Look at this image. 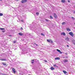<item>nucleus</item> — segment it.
<instances>
[{
	"mask_svg": "<svg viewBox=\"0 0 75 75\" xmlns=\"http://www.w3.org/2000/svg\"><path fill=\"white\" fill-rule=\"evenodd\" d=\"M69 35H71V36H72V37L74 36V34H73V33L72 32H70L69 33Z\"/></svg>",
	"mask_w": 75,
	"mask_h": 75,
	"instance_id": "obj_1",
	"label": "nucleus"
},
{
	"mask_svg": "<svg viewBox=\"0 0 75 75\" xmlns=\"http://www.w3.org/2000/svg\"><path fill=\"white\" fill-rule=\"evenodd\" d=\"M27 0H22L21 1V3H24L27 2Z\"/></svg>",
	"mask_w": 75,
	"mask_h": 75,
	"instance_id": "obj_2",
	"label": "nucleus"
},
{
	"mask_svg": "<svg viewBox=\"0 0 75 75\" xmlns=\"http://www.w3.org/2000/svg\"><path fill=\"white\" fill-rule=\"evenodd\" d=\"M65 40H67V41H69V38L67 37L65 38Z\"/></svg>",
	"mask_w": 75,
	"mask_h": 75,
	"instance_id": "obj_3",
	"label": "nucleus"
},
{
	"mask_svg": "<svg viewBox=\"0 0 75 75\" xmlns=\"http://www.w3.org/2000/svg\"><path fill=\"white\" fill-rule=\"evenodd\" d=\"M54 17L55 18H57V15L56 13H54Z\"/></svg>",
	"mask_w": 75,
	"mask_h": 75,
	"instance_id": "obj_4",
	"label": "nucleus"
},
{
	"mask_svg": "<svg viewBox=\"0 0 75 75\" xmlns=\"http://www.w3.org/2000/svg\"><path fill=\"white\" fill-rule=\"evenodd\" d=\"M12 70L14 73H16V70H15V69H14V68H12Z\"/></svg>",
	"mask_w": 75,
	"mask_h": 75,
	"instance_id": "obj_5",
	"label": "nucleus"
},
{
	"mask_svg": "<svg viewBox=\"0 0 75 75\" xmlns=\"http://www.w3.org/2000/svg\"><path fill=\"white\" fill-rule=\"evenodd\" d=\"M57 51H58V52H59V53H60V54H62V52H61V50H59L58 49H57Z\"/></svg>",
	"mask_w": 75,
	"mask_h": 75,
	"instance_id": "obj_6",
	"label": "nucleus"
},
{
	"mask_svg": "<svg viewBox=\"0 0 75 75\" xmlns=\"http://www.w3.org/2000/svg\"><path fill=\"white\" fill-rule=\"evenodd\" d=\"M57 59H58L59 60L60 59V58L59 57H56L55 58V60H57Z\"/></svg>",
	"mask_w": 75,
	"mask_h": 75,
	"instance_id": "obj_7",
	"label": "nucleus"
},
{
	"mask_svg": "<svg viewBox=\"0 0 75 75\" xmlns=\"http://www.w3.org/2000/svg\"><path fill=\"white\" fill-rule=\"evenodd\" d=\"M51 70H54L55 69V68L53 67H51L50 68Z\"/></svg>",
	"mask_w": 75,
	"mask_h": 75,
	"instance_id": "obj_8",
	"label": "nucleus"
},
{
	"mask_svg": "<svg viewBox=\"0 0 75 75\" xmlns=\"http://www.w3.org/2000/svg\"><path fill=\"white\" fill-rule=\"evenodd\" d=\"M72 42H73V43L74 44V45H75V40H72Z\"/></svg>",
	"mask_w": 75,
	"mask_h": 75,
	"instance_id": "obj_9",
	"label": "nucleus"
},
{
	"mask_svg": "<svg viewBox=\"0 0 75 75\" xmlns=\"http://www.w3.org/2000/svg\"><path fill=\"white\" fill-rule=\"evenodd\" d=\"M61 35H65V33L64 32L61 33Z\"/></svg>",
	"mask_w": 75,
	"mask_h": 75,
	"instance_id": "obj_10",
	"label": "nucleus"
},
{
	"mask_svg": "<svg viewBox=\"0 0 75 75\" xmlns=\"http://www.w3.org/2000/svg\"><path fill=\"white\" fill-rule=\"evenodd\" d=\"M61 2L64 3L65 2V0H61Z\"/></svg>",
	"mask_w": 75,
	"mask_h": 75,
	"instance_id": "obj_11",
	"label": "nucleus"
},
{
	"mask_svg": "<svg viewBox=\"0 0 75 75\" xmlns=\"http://www.w3.org/2000/svg\"><path fill=\"white\" fill-rule=\"evenodd\" d=\"M19 35H21V36H22L23 35V33H18Z\"/></svg>",
	"mask_w": 75,
	"mask_h": 75,
	"instance_id": "obj_12",
	"label": "nucleus"
},
{
	"mask_svg": "<svg viewBox=\"0 0 75 75\" xmlns=\"http://www.w3.org/2000/svg\"><path fill=\"white\" fill-rule=\"evenodd\" d=\"M2 64H3V65H7V64H6V63H4V62L2 63Z\"/></svg>",
	"mask_w": 75,
	"mask_h": 75,
	"instance_id": "obj_13",
	"label": "nucleus"
},
{
	"mask_svg": "<svg viewBox=\"0 0 75 75\" xmlns=\"http://www.w3.org/2000/svg\"><path fill=\"white\" fill-rule=\"evenodd\" d=\"M67 31H71V29H69V28H67Z\"/></svg>",
	"mask_w": 75,
	"mask_h": 75,
	"instance_id": "obj_14",
	"label": "nucleus"
},
{
	"mask_svg": "<svg viewBox=\"0 0 75 75\" xmlns=\"http://www.w3.org/2000/svg\"><path fill=\"white\" fill-rule=\"evenodd\" d=\"M51 41V40H50L48 39H47V42H50V41Z\"/></svg>",
	"mask_w": 75,
	"mask_h": 75,
	"instance_id": "obj_15",
	"label": "nucleus"
},
{
	"mask_svg": "<svg viewBox=\"0 0 75 75\" xmlns=\"http://www.w3.org/2000/svg\"><path fill=\"white\" fill-rule=\"evenodd\" d=\"M65 24V22H63L62 23V25H64Z\"/></svg>",
	"mask_w": 75,
	"mask_h": 75,
	"instance_id": "obj_16",
	"label": "nucleus"
},
{
	"mask_svg": "<svg viewBox=\"0 0 75 75\" xmlns=\"http://www.w3.org/2000/svg\"><path fill=\"white\" fill-rule=\"evenodd\" d=\"M3 15V14L2 13H0V16H2Z\"/></svg>",
	"mask_w": 75,
	"mask_h": 75,
	"instance_id": "obj_17",
	"label": "nucleus"
},
{
	"mask_svg": "<svg viewBox=\"0 0 75 75\" xmlns=\"http://www.w3.org/2000/svg\"><path fill=\"white\" fill-rule=\"evenodd\" d=\"M4 28H0V30H4Z\"/></svg>",
	"mask_w": 75,
	"mask_h": 75,
	"instance_id": "obj_18",
	"label": "nucleus"
},
{
	"mask_svg": "<svg viewBox=\"0 0 75 75\" xmlns=\"http://www.w3.org/2000/svg\"><path fill=\"white\" fill-rule=\"evenodd\" d=\"M45 20H46V21L48 22V21H50L49 20H48L47 19H45Z\"/></svg>",
	"mask_w": 75,
	"mask_h": 75,
	"instance_id": "obj_19",
	"label": "nucleus"
},
{
	"mask_svg": "<svg viewBox=\"0 0 75 75\" xmlns=\"http://www.w3.org/2000/svg\"><path fill=\"white\" fill-rule=\"evenodd\" d=\"M63 72L64 73V74H67V71H63Z\"/></svg>",
	"mask_w": 75,
	"mask_h": 75,
	"instance_id": "obj_20",
	"label": "nucleus"
},
{
	"mask_svg": "<svg viewBox=\"0 0 75 75\" xmlns=\"http://www.w3.org/2000/svg\"><path fill=\"white\" fill-rule=\"evenodd\" d=\"M36 14L38 15H38H39V13L38 12H36Z\"/></svg>",
	"mask_w": 75,
	"mask_h": 75,
	"instance_id": "obj_21",
	"label": "nucleus"
},
{
	"mask_svg": "<svg viewBox=\"0 0 75 75\" xmlns=\"http://www.w3.org/2000/svg\"><path fill=\"white\" fill-rule=\"evenodd\" d=\"M41 35H43V36H45V35H44V34H43L42 33H41Z\"/></svg>",
	"mask_w": 75,
	"mask_h": 75,
	"instance_id": "obj_22",
	"label": "nucleus"
},
{
	"mask_svg": "<svg viewBox=\"0 0 75 75\" xmlns=\"http://www.w3.org/2000/svg\"><path fill=\"white\" fill-rule=\"evenodd\" d=\"M2 61H6V59H1Z\"/></svg>",
	"mask_w": 75,
	"mask_h": 75,
	"instance_id": "obj_23",
	"label": "nucleus"
},
{
	"mask_svg": "<svg viewBox=\"0 0 75 75\" xmlns=\"http://www.w3.org/2000/svg\"><path fill=\"white\" fill-rule=\"evenodd\" d=\"M50 18H51L52 19V18H53V17H52V16H50Z\"/></svg>",
	"mask_w": 75,
	"mask_h": 75,
	"instance_id": "obj_24",
	"label": "nucleus"
},
{
	"mask_svg": "<svg viewBox=\"0 0 75 75\" xmlns=\"http://www.w3.org/2000/svg\"><path fill=\"white\" fill-rule=\"evenodd\" d=\"M68 62V60H66L64 61V62Z\"/></svg>",
	"mask_w": 75,
	"mask_h": 75,
	"instance_id": "obj_25",
	"label": "nucleus"
},
{
	"mask_svg": "<svg viewBox=\"0 0 75 75\" xmlns=\"http://www.w3.org/2000/svg\"><path fill=\"white\" fill-rule=\"evenodd\" d=\"M71 18L72 19H73V20H74L75 19V18H74V17H72Z\"/></svg>",
	"mask_w": 75,
	"mask_h": 75,
	"instance_id": "obj_26",
	"label": "nucleus"
},
{
	"mask_svg": "<svg viewBox=\"0 0 75 75\" xmlns=\"http://www.w3.org/2000/svg\"><path fill=\"white\" fill-rule=\"evenodd\" d=\"M2 32L3 33H4V32H5V30H2Z\"/></svg>",
	"mask_w": 75,
	"mask_h": 75,
	"instance_id": "obj_27",
	"label": "nucleus"
},
{
	"mask_svg": "<svg viewBox=\"0 0 75 75\" xmlns=\"http://www.w3.org/2000/svg\"><path fill=\"white\" fill-rule=\"evenodd\" d=\"M16 41H13V43H14V44H15V43H16Z\"/></svg>",
	"mask_w": 75,
	"mask_h": 75,
	"instance_id": "obj_28",
	"label": "nucleus"
},
{
	"mask_svg": "<svg viewBox=\"0 0 75 75\" xmlns=\"http://www.w3.org/2000/svg\"><path fill=\"white\" fill-rule=\"evenodd\" d=\"M51 43H53V41L52 40H50Z\"/></svg>",
	"mask_w": 75,
	"mask_h": 75,
	"instance_id": "obj_29",
	"label": "nucleus"
},
{
	"mask_svg": "<svg viewBox=\"0 0 75 75\" xmlns=\"http://www.w3.org/2000/svg\"><path fill=\"white\" fill-rule=\"evenodd\" d=\"M21 29L22 30H23V28L21 27Z\"/></svg>",
	"mask_w": 75,
	"mask_h": 75,
	"instance_id": "obj_30",
	"label": "nucleus"
},
{
	"mask_svg": "<svg viewBox=\"0 0 75 75\" xmlns=\"http://www.w3.org/2000/svg\"><path fill=\"white\" fill-rule=\"evenodd\" d=\"M31 63L32 64H34V62H32Z\"/></svg>",
	"mask_w": 75,
	"mask_h": 75,
	"instance_id": "obj_31",
	"label": "nucleus"
},
{
	"mask_svg": "<svg viewBox=\"0 0 75 75\" xmlns=\"http://www.w3.org/2000/svg\"><path fill=\"white\" fill-rule=\"evenodd\" d=\"M0 74H1V75H3L4 74L3 73H0Z\"/></svg>",
	"mask_w": 75,
	"mask_h": 75,
	"instance_id": "obj_32",
	"label": "nucleus"
},
{
	"mask_svg": "<svg viewBox=\"0 0 75 75\" xmlns=\"http://www.w3.org/2000/svg\"><path fill=\"white\" fill-rule=\"evenodd\" d=\"M45 62H47V60H45Z\"/></svg>",
	"mask_w": 75,
	"mask_h": 75,
	"instance_id": "obj_33",
	"label": "nucleus"
},
{
	"mask_svg": "<svg viewBox=\"0 0 75 75\" xmlns=\"http://www.w3.org/2000/svg\"><path fill=\"white\" fill-rule=\"evenodd\" d=\"M67 47H69V45H67Z\"/></svg>",
	"mask_w": 75,
	"mask_h": 75,
	"instance_id": "obj_34",
	"label": "nucleus"
},
{
	"mask_svg": "<svg viewBox=\"0 0 75 75\" xmlns=\"http://www.w3.org/2000/svg\"><path fill=\"white\" fill-rule=\"evenodd\" d=\"M56 64H54V67H56Z\"/></svg>",
	"mask_w": 75,
	"mask_h": 75,
	"instance_id": "obj_35",
	"label": "nucleus"
},
{
	"mask_svg": "<svg viewBox=\"0 0 75 75\" xmlns=\"http://www.w3.org/2000/svg\"><path fill=\"white\" fill-rule=\"evenodd\" d=\"M21 21H22V22H23V20H21Z\"/></svg>",
	"mask_w": 75,
	"mask_h": 75,
	"instance_id": "obj_36",
	"label": "nucleus"
},
{
	"mask_svg": "<svg viewBox=\"0 0 75 75\" xmlns=\"http://www.w3.org/2000/svg\"><path fill=\"white\" fill-rule=\"evenodd\" d=\"M68 2H69V3L70 2V1L68 0Z\"/></svg>",
	"mask_w": 75,
	"mask_h": 75,
	"instance_id": "obj_37",
	"label": "nucleus"
},
{
	"mask_svg": "<svg viewBox=\"0 0 75 75\" xmlns=\"http://www.w3.org/2000/svg\"><path fill=\"white\" fill-rule=\"evenodd\" d=\"M65 54H66V55H67V54H68V53H66Z\"/></svg>",
	"mask_w": 75,
	"mask_h": 75,
	"instance_id": "obj_38",
	"label": "nucleus"
},
{
	"mask_svg": "<svg viewBox=\"0 0 75 75\" xmlns=\"http://www.w3.org/2000/svg\"><path fill=\"white\" fill-rule=\"evenodd\" d=\"M3 75H6V74H4Z\"/></svg>",
	"mask_w": 75,
	"mask_h": 75,
	"instance_id": "obj_39",
	"label": "nucleus"
},
{
	"mask_svg": "<svg viewBox=\"0 0 75 75\" xmlns=\"http://www.w3.org/2000/svg\"><path fill=\"white\" fill-rule=\"evenodd\" d=\"M34 59L32 60V61H34Z\"/></svg>",
	"mask_w": 75,
	"mask_h": 75,
	"instance_id": "obj_40",
	"label": "nucleus"
},
{
	"mask_svg": "<svg viewBox=\"0 0 75 75\" xmlns=\"http://www.w3.org/2000/svg\"><path fill=\"white\" fill-rule=\"evenodd\" d=\"M9 36H10V37H11V35H10Z\"/></svg>",
	"mask_w": 75,
	"mask_h": 75,
	"instance_id": "obj_41",
	"label": "nucleus"
},
{
	"mask_svg": "<svg viewBox=\"0 0 75 75\" xmlns=\"http://www.w3.org/2000/svg\"><path fill=\"white\" fill-rule=\"evenodd\" d=\"M3 0H0V1H2Z\"/></svg>",
	"mask_w": 75,
	"mask_h": 75,
	"instance_id": "obj_42",
	"label": "nucleus"
},
{
	"mask_svg": "<svg viewBox=\"0 0 75 75\" xmlns=\"http://www.w3.org/2000/svg\"><path fill=\"white\" fill-rule=\"evenodd\" d=\"M36 45L37 46L38 45Z\"/></svg>",
	"mask_w": 75,
	"mask_h": 75,
	"instance_id": "obj_43",
	"label": "nucleus"
},
{
	"mask_svg": "<svg viewBox=\"0 0 75 75\" xmlns=\"http://www.w3.org/2000/svg\"><path fill=\"white\" fill-rule=\"evenodd\" d=\"M46 0V1H47V0Z\"/></svg>",
	"mask_w": 75,
	"mask_h": 75,
	"instance_id": "obj_44",
	"label": "nucleus"
},
{
	"mask_svg": "<svg viewBox=\"0 0 75 75\" xmlns=\"http://www.w3.org/2000/svg\"><path fill=\"white\" fill-rule=\"evenodd\" d=\"M57 67H58V66H57Z\"/></svg>",
	"mask_w": 75,
	"mask_h": 75,
	"instance_id": "obj_45",
	"label": "nucleus"
},
{
	"mask_svg": "<svg viewBox=\"0 0 75 75\" xmlns=\"http://www.w3.org/2000/svg\"><path fill=\"white\" fill-rule=\"evenodd\" d=\"M74 13H75V11H74Z\"/></svg>",
	"mask_w": 75,
	"mask_h": 75,
	"instance_id": "obj_46",
	"label": "nucleus"
}]
</instances>
